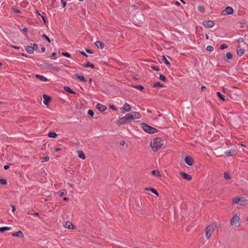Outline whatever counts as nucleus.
<instances>
[{
	"instance_id": "nucleus-62",
	"label": "nucleus",
	"mask_w": 248,
	"mask_h": 248,
	"mask_svg": "<svg viewBox=\"0 0 248 248\" xmlns=\"http://www.w3.org/2000/svg\"><path fill=\"white\" fill-rule=\"evenodd\" d=\"M243 41V39L242 38H239L238 40V42H241Z\"/></svg>"
},
{
	"instance_id": "nucleus-42",
	"label": "nucleus",
	"mask_w": 248,
	"mask_h": 248,
	"mask_svg": "<svg viewBox=\"0 0 248 248\" xmlns=\"http://www.w3.org/2000/svg\"><path fill=\"white\" fill-rule=\"evenodd\" d=\"M42 37L45 38L48 43H50L51 41L50 39L45 34H43Z\"/></svg>"
},
{
	"instance_id": "nucleus-60",
	"label": "nucleus",
	"mask_w": 248,
	"mask_h": 248,
	"mask_svg": "<svg viewBox=\"0 0 248 248\" xmlns=\"http://www.w3.org/2000/svg\"><path fill=\"white\" fill-rule=\"evenodd\" d=\"M12 47H13L14 48L16 49H19V46H12Z\"/></svg>"
},
{
	"instance_id": "nucleus-8",
	"label": "nucleus",
	"mask_w": 248,
	"mask_h": 248,
	"mask_svg": "<svg viewBox=\"0 0 248 248\" xmlns=\"http://www.w3.org/2000/svg\"><path fill=\"white\" fill-rule=\"evenodd\" d=\"M233 13V10L232 7L230 6H228L225 8V9L222 11V15H232Z\"/></svg>"
},
{
	"instance_id": "nucleus-58",
	"label": "nucleus",
	"mask_w": 248,
	"mask_h": 248,
	"mask_svg": "<svg viewBox=\"0 0 248 248\" xmlns=\"http://www.w3.org/2000/svg\"><path fill=\"white\" fill-rule=\"evenodd\" d=\"M49 69H55V70H56L57 71H58V69H57V68L55 67H53V66L50 67Z\"/></svg>"
},
{
	"instance_id": "nucleus-37",
	"label": "nucleus",
	"mask_w": 248,
	"mask_h": 248,
	"mask_svg": "<svg viewBox=\"0 0 248 248\" xmlns=\"http://www.w3.org/2000/svg\"><path fill=\"white\" fill-rule=\"evenodd\" d=\"M87 114L91 117H93L94 115V112L92 109L88 110Z\"/></svg>"
},
{
	"instance_id": "nucleus-1",
	"label": "nucleus",
	"mask_w": 248,
	"mask_h": 248,
	"mask_svg": "<svg viewBox=\"0 0 248 248\" xmlns=\"http://www.w3.org/2000/svg\"><path fill=\"white\" fill-rule=\"evenodd\" d=\"M163 141L159 138H155L150 143L152 150L155 152L160 148L163 144Z\"/></svg>"
},
{
	"instance_id": "nucleus-43",
	"label": "nucleus",
	"mask_w": 248,
	"mask_h": 248,
	"mask_svg": "<svg viewBox=\"0 0 248 248\" xmlns=\"http://www.w3.org/2000/svg\"><path fill=\"white\" fill-rule=\"evenodd\" d=\"M66 193L65 191L64 190H62L59 192V196L60 197H62L64 195L65 193Z\"/></svg>"
},
{
	"instance_id": "nucleus-48",
	"label": "nucleus",
	"mask_w": 248,
	"mask_h": 248,
	"mask_svg": "<svg viewBox=\"0 0 248 248\" xmlns=\"http://www.w3.org/2000/svg\"><path fill=\"white\" fill-rule=\"evenodd\" d=\"M151 68L156 71H158L159 70V67L156 66H151Z\"/></svg>"
},
{
	"instance_id": "nucleus-21",
	"label": "nucleus",
	"mask_w": 248,
	"mask_h": 248,
	"mask_svg": "<svg viewBox=\"0 0 248 248\" xmlns=\"http://www.w3.org/2000/svg\"><path fill=\"white\" fill-rule=\"evenodd\" d=\"M25 49L28 53H29L30 54H32L34 52L33 49L31 48V46H26L25 47Z\"/></svg>"
},
{
	"instance_id": "nucleus-64",
	"label": "nucleus",
	"mask_w": 248,
	"mask_h": 248,
	"mask_svg": "<svg viewBox=\"0 0 248 248\" xmlns=\"http://www.w3.org/2000/svg\"><path fill=\"white\" fill-rule=\"evenodd\" d=\"M63 200L65 201L68 202L69 201V199H68V198H67L66 197H64V198H63Z\"/></svg>"
},
{
	"instance_id": "nucleus-33",
	"label": "nucleus",
	"mask_w": 248,
	"mask_h": 248,
	"mask_svg": "<svg viewBox=\"0 0 248 248\" xmlns=\"http://www.w3.org/2000/svg\"><path fill=\"white\" fill-rule=\"evenodd\" d=\"M84 67H91L92 68H93L94 66L93 63H90V62H88L86 64L84 65Z\"/></svg>"
},
{
	"instance_id": "nucleus-25",
	"label": "nucleus",
	"mask_w": 248,
	"mask_h": 248,
	"mask_svg": "<svg viewBox=\"0 0 248 248\" xmlns=\"http://www.w3.org/2000/svg\"><path fill=\"white\" fill-rule=\"evenodd\" d=\"M64 89L66 92H68L70 93H72V94L76 93L74 91H73L72 90H71L69 87H64Z\"/></svg>"
},
{
	"instance_id": "nucleus-13",
	"label": "nucleus",
	"mask_w": 248,
	"mask_h": 248,
	"mask_svg": "<svg viewBox=\"0 0 248 248\" xmlns=\"http://www.w3.org/2000/svg\"><path fill=\"white\" fill-rule=\"evenodd\" d=\"M43 99H44V100H43L44 104L46 105H48V103L51 100V98L48 95H47L46 94H43Z\"/></svg>"
},
{
	"instance_id": "nucleus-4",
	"label": "nucleus",
	"mask_w": 248,
	"mask_h": 248,
	"mask_svg": "<svg viewBox=\"0 0 248 248\" xmlns=\"http://www.w3.org/2000/svg\"><path fill=\"white\" fill-rule=\"evenodd\" d=\"M126 115L130 121L135 119H139L141 117L140 113L136 111L128 113L126 114Z\"/></svg>"
},
{
	"instance_id": "nucleus-38",
	"label": "nucleus",
	"mask_w": 248,
	"mask_h": 248,
	"mask_svg": "<svg viewBox=\"0 0 248 248\" xmlns=\"http://www.w3.org/2000/svg\"><path fill=\"white\" fill-rule=\"evenodd\" d=\"M159 79H160V80H161L162 81H164V82L166 81V77H165L164 75H160L159 76Z\"/></svg>"
},
{
	"instance_id": "nucleus-40",
	"label": "nucleus",
	"mask_w": 248,
	"mask_h": 248,
	"mask_svg": "<svg viewBox=\"0 0 248 248\" xmlns=\"http://www.w3.org/2000/svg\"><path fill=\"white\" fill-rule=\"evenodd\" d=\"M0 183L2 185H5L7 184V182L4 179H0Z\"/></svg>"
},
{
	"instance_id": "nucleus-11",
	"label": "nucleus",
	"mask_w": 248,
	"mask_h": 248,
	"mask_svg": "<svg viewBox=\"0 0 248 248\" xmlns=\"http://www.w3.org/2000/svg\"><path fill=\"white\" fill-rule=\"evenodd\" d=\"M185 162L189 166H192L193 164V159L190 156H186L185 159Z\"/></svg>"
},
{
	"instance_id": "nucleus-32",
	"label": "nucleus",
	"mask_w": 248,
	"mask_h": 248,
	"mask_svg": "<svg viewBox=\"0 0 248 248\" xmlns=\"http://www.w3.org/2000/svg\"><path fill=\"white\" fill-rule=\"evenodd\" d=\"M133 87L136 89H137L141 91H142L144 89V87L140 85H135V86H133Z\"/></svg>"
},
{
	"instance_id": "nucleus-12",
	"label": "nucleus",
	"mask_w": 248,
	"mask_h": 248,
	"mask_svg": "<svg viewBox=\"0 0 248 248\" xmlns=\"http://www.w3.org/2000/svg\"><path fill=\"white\" fill-rule=\"evenodd\" d=\"M180 175L184 179L186 180H187L188 181H190L192 180L191 176L189 175L188 174H187L186 172H180Z\"/></svg>"
},
{
	"instance_id": "nucleus-2",
	"label": "nucleus",
	"mask_w": 248,
	"mask_h": 248,
	"mask_svg": "<svg viewBox=\"0 0 248 248\" xmlns=\"http://www.w3.org/2000/svg\"><path fill=\"white\" fill-rule=\"evenodd\" d=\"M216 224L215 223H212L208 225L205 230V236L207 239H209L212 233L214 231L215 228L216 227Z\"/></svg>"
},
{
	"instance_id": "nucleus-44",
	"label": "nucleus",
	"mask_w": 248,
	"mask_h": 248,
	"mask_svg": "<svg viewBox=\"0 0 248 248\" xmlns=\"http://www.w3.org/2000/svg\"><path fill=\"white\" fill-rule=\"evenodd\" d=\"M62 55L66 57H70V54L68 52H62Z\"/></svg>"
},
{
	"instance_id": "nucleus-46",
	"label": "nucleus",
	"mask_w": 248,
	"mask_h": 248,
	"mask_svg": "<svg viewBox=\"0 0 248 248\" xmlns=\"http://www.w3.org/2000/svg\"><path fill=\"white\" fill-rule=\"evenodd\" d=\"M228 47L227 45L225 44H222L220 46V49H224Z\"/></svg>"
},
{
	"instance_id": "nucleus-35",
	"label": "nucleus",
	"mask_w": 248,
	"mask_h": 248,
	"mask_svg": "<svg viewBox=\"0 0 248 248\" xmlns=\"http://www.w3.org/2000/svg\"><path fill=\"white\" fill-rule=\"evenodd\" d=\"M224 177L225 179L226 180H229L231 179V177H230L229 174L227 172H225L224 173Z\"/></svg>"
},
{
	"instance_id": "nucleus-59",
	"label": "nucleus",
	"mask_w": 248,
	"mask_h": 248,
	"mask_svg": "<svg viewBox=\"0 0 248 248\" xmlns=\"http://www.w3.org/2000/svg\"><path fill=\"white\" fill-rule=\"evenodd\" d=\"M23 31L24 32H27L28 31V28H26V27H24L23 29Z\"/></svg>"
},
{
	"instance_id": "nucleus-3",
	"label": "nucleus",
	"mask_w": 248,
	"mask_h": 248,
	"mask_svg": "<svg viewBox=\"0 0 248 248\" xmlns=\"http://www.w3.org/2000/svg\"><path fill=\"white\" fill-rule=\"evenodd\" d=\"M141 127L144 131L150 134L155 133L157 132V130L155 128L150 126L145 123H142L141 124Z\"/></svg>"
},
{
	"instance_id": "nucleus-16",
	"label": "nucleus",
	"mask_w": 248,
	"mask_h": 248,
	"mask_svg": "<svg viewBox=\"0 0 248 248\" xmlns=\"http://www.w3.org/2000/svg\"><path fill=\"white\" fill-rule=\"evenodd\" d=\"M96 108L99 110H100L101 112L105 111L107 109L106 106L99 103L97 104Z\"/></svg>"
},
{
	"instance_id": "nucleus-20",
	"label": "nucleus",
	"mask_w": 248,
	"mask_h": 248,
	"mask_svg": "<svg viewBox=\"0 0 248 248\" xmlns=\"http://www.w3.org/2000/svg\"><path fill=\"white\" fill-rule=\"evenodd\" d=\"M35 77L43 81H46L48 79L43 76L40 75H35Z\"/></svg>"
},
{
	"instance_id": "nucleus-36",
	"label": "nucleus",
	"mask_w": 248,
	"mask_h": 248,
	"mask_svg": "<svg viewBox=\"0 0 248 248\" xmlns=\"http://www.w3.org/2000/svg\"><path fill=\"white\" fill-rule=\"evenodd\" d=\"M206 50L209 52H212L214 50V48L211 46H208L206 47Z\"/></svg>"
},
{
	"instance_id": "nucleus-41",
	"label": "nucleus",
	"mask_w": 248,
	"mask_h": 248,
	"mask_svg": "<svg viewBox=\"0 0 248 248\" xmlns=\"http://www.w3.org/2000/svg\"><path fill=\"white\" fill-rule=\"evenodd\" d=\"M31 48H32V49H33V50L34 51V50H36L37 49L38 46L36 44L34 43V44H33L32 46H31Z\"/></svg>"
},
{
	"instance_id": "nucleus-34",
	"label": "nucleus",
	"mask_w": 248,
	"mask_h": 248,
	"mask_svg": "<svg viewBox=\"0 0 248 248\" xmlns=\"http://www.w3.org/2000/svg\"><path fill=\"white\" fill-rule=\"evenodd\" d=\"M149 190L150 191H151L153 193L155 194V195H156V196H158V193L157 192V191L154 188H150L149 189Z\"/></svg>"
},
{
	"instance_id": "nucleus-17",
	"label": "nucleus",
	"mask_w": 248,
	"mask_h": 248,
	"mask_svg": "<svg viewBox=\"0 0 248 248\" xmlns=\"http://www.w3.org/2000/svg\"><path fill=\"white\" fill-rule=\"evenodd\" d=\"M74 78H77L83 82H86V80L85 77L83 76H79L78 74H76L74 75Z\"/></svg>"
},
{
	"instance_id": "nucleus-52",
	"label": "nucleus",
	"mask_w": 248,
	"mask_h": 248,
	"mask_svg": "<svg viewBox=\"0 0 248 248\" xmlns=\"http://www.w3.org/2000/svg\"><path fill=\"white\" fill-rule=\"evenodd\" d=\"M62 4V5L63 7H64L66 5V1H64V0H61Z\"/></svg>"
},
{
	"instance_id": "nucleus-50",
	"label": "nucleus",
	"mask_w": 248,
	"mask_h": 248,
	"mask_svg": "<svg viewBox=\"0 0 248 248\" xmlns=\"http://www.w3.org/2000/svg\"><path fill=\"white\" fill-rule=\"evenodd\" d=\"M85 51L88 53H89V54H93V51H92V50H91L90 49H88V48H86L85 49Z\"/></svg>"
},
{
	"instance_id": "nucleus-5",
	"label": "nucleus",
	"mask_w": 248,
	"mask_h": 248,
	"mask_svg": "<svg viewBox=\"0 0 248 248\" xmlns=\"http://www.w3.org/2000/svg\"><path fill=\"white\" fill-rule=\"evenodd\" d=\"M240 217L237 215H235L231 219L230 221V223L232 226H236L237 224H238V225H240Z\"/></svg>"
},
{
	"instance_id": "nucleus-7",
	"label": "nucleus",
	"mask_w": 248,
	"mask_h": 248,
	"mask_svg": "<svg viewBox=\"0 0 248 248\" xmlns=\"http://www.w3.org/2000/svg\"><path fill=\"white\" fill-rule=\"evenodd\" d=\"M130 122L129 119H128V117H127V115L126 114L125 116L119 118L118 123L120 125H123L128 123Z\"/></svg>"
},
{
	"instance_id": "nucleus-15",
	"label": "nucleus",
	"mask_w": 248,
	"mask_h": 248,
	"mask_svg": "<svg viewBox=\"0 0 248 248\" xmlns=\"http://www.w3.org/2000/svg\"><path fill=\"white\" fill-rule=\"evenodd\" d=\"M123 110L125 111H129L131 109V106L127 103H125L122 108Z\"/></svg>"
},
{
	"instance_id": "nucleus-61",
	"label": "nucleus",
	"mask_w": 248,
	"mask_h": 248,
	"mask_svg": "<svg viewBox=\"0 0 248 248\" xmlns=\"http://www.w3.org/2000/svg\"><path fill=\"white\" fill-rule=\"evenodd\" d=\"M124 144H125V141H124V140L121 141V142H120V144L121 145H124Z\"/></svg>"
},
{
	"instance_id": "nucleus-14",
	"label": "nucleus",
	"mask_w": 248,
	"mask_h": 248,
	"mask_svg": "<svg viewBox=\"0 0 248 248\" xmlns=\"http://www.w3.org/2000/svg\"><path fill=\"white\" fill-rule=\"evenodd\" d=\"M237 53L240 56H242L245 53V49L240 46H238L236 49Z\"/></svg>"
},
{
	"instance_id": "nucleus-26",
	"label": "nucleus",
	"mask_w": 248,
	"mask_h": 248,
	"mask_svg": "<svg viewBox=\"0 0 248 248\" xmlns=\"http://www.w3.org/2000/svg\"><path fill=\"white\" fill-rule=\"evenodd\" d=\"M64 227L66 228H68V229H73V225L70 222H66V223L64 225Z\"/></svg>"
},
{
	"instance_id": "nucleus-57",
	"label": "nucleus",
	"mask_w": 248,
	"mask_h": 248,
	"mask_svg": "<svg viewBox=\"0 0 248 248\" xmlns=\"http://www.w3.org/2000/svg\"><path fill=\"white\" fill-rule=\"evenodd\" d=\"M60 150H61V149L59 148H56L55 149V151L56 152H58V151H59Z\"/></svg>"
},
{
	"instance_id": "nucleus-6",
	"label": "nucleus",
	"mask_w": 248,
	"mask_h": 248,
	"mask_svg": "<svg viewBox=\"0 0 248 248\" xmlns=\"http://www.w3.org/2000/svg\"><path fill=\"white\" fill-rule=\"evenodd\" d=\"M246 201V199L244 197L241 198L236 197L233 199V203L239 204L240 205H243V202Z\"/></svg>"
},
{
	"instance_id": "nucleus-22",
	"label": "nucleus",
	"mask_w": 248,
	"mask_h": 248,
	"mask_svg": "<svg viewBox=\"0 0 248 248\" xmlns=\"http://www.w3.org/2000/svg\"><path fill=\"white\" fill-rule=\"evenodd\" d=\"M78 156L82 159H84L86 158L84 153L82 151H78Z\"/></svg>"
},
{
	"instance_id": "nucleus-31",
	"label": "nucleus",
	"mask_w": 248,
	"mask_h": 248,
	"mask_svg": "<svg viewBox=\"0 0 248 248\" xmlns=\"http://www.w3.org/2000/svg\"><path fill=\"white\" fill-rule=\"evenodd\" d=\"M153 87L154 88H156L157 87H162L163 84L161 83L160 82L157 81L154 84Z\"/></svg>"
},
{
	"instance_id": "nucleus-55",
	"label": "nucleus",
	"mask_w": 248,
	"mask_h": 248,
	"mask_svg": "<svg viewBox=\"0 0 248 248\" xmlns=\"http://www.w3.org/2000/svg\"><path fill=\"white\" fill-rule=\"evenodd\" d=\"M11 206L12 207V212H14L16 211V207L13 205H11Z\"/></svg>"
},
{
	"instance_id": "nucleus-63",
	"label": "nucleus",
	"mask_w": 248,
	"mask_h": 248,
	"mask_svg": "<svg viewBox=\"0 0 248 248\" xmlns=\"http://www.w3.org/2000/svg\"><path fill=\"white\" fill-rule=\"evenodd\" d=\"M41 51H42V52H45V51H46V48H45V47H42L41 48Z\"/></svg>"
},
{
	"instance_id": "nucleus-10",
	"label": "nucleus",
	"mask_w": 248,
	"mask_h": 248,
	"mask_svg": "<svg viewBox=\"0 0 248 248\" xmlns=\"http://www.w3.org/2000/svg\"><path fill=\"white\" fill-rule=\"evenodd\" d=\"M202 23L205 27L208 28L213 27L215 25L214 22L212 20L204 21Z\"/></svg>"
},
{
	"instance_id": "nucleus-53",
	"label": "nucleus",
	"mask_w": 248,
	"mask_h": 248,
	"mask_svg": "<svg viewBox=\"0 0 248 248\" xmlns=\"http://www.w3.org/2000/svg\"><path fill=\"white\" fill-rule=\"evenodd\" d=\"M41 17L42 19V20H43L44 22L46 24V20L45 17L44 16H43V15H41Z\"/></svg>"
},
{
	"instance_id": "nucleus-24",
	"label": "nucleus",
	"mask_w": 248,
	"mask_h": 248,
	"mask_svg": "<svg viewBox=\"0 0 248 248\" xmlns=\"http://www.w3.org/2000/svg\"><path fill=\"white\" fill-rule=\"evenodd\" d=\"M217 95L218 97H219L220 98V100H221L222 101H225V96L224 95H223L220 92H217Z\"/></svg>"
},
{
	"instance_id": "nucleus-45",
	"label": "nucleus",
	"mask_w": 248,
	"mask_h": 248,
	"mask_svg": "<svg viewBox=\"0 0 248 248\" xmlns=\"http://www.w3.org/2000/svg\"><path fill=\"white\" fill-rule=\"evenodd\" d=\"M198 10H199V11H200L201 12H203L204 11V8L202 6H199L198 7Z\"/></svg>"
},
{
	"instance_id": "nucleus-51",
	"label": "nucleus",
	"mask_w": 248,
	"mask_h": 248,
	"mask_svg": "<svg viewBox=\"0 0 248 248\" xmlns=\"http://www.w3.org/2000/svg\"><path fill=\"white\" fill-rule=\"evenodd\" d=\"M79 53H80L81 54H82V55L85 56V57H88V55L83 51H78Z\"/></svg>"
},
{
	"instance_id": "nucleus-19",
	"label": "nucleus",
	"mask_w": 248,
	"mask_h": 248,
	"mask_svg": "<svg viewBox=\"0 0 248 248\" xmlns=\"http://www.w3.org/2000/svg\"><path fill=\"white\" fill-rule=\"evenodd\" d=\"M95 45L98 48L101 49H103L104 47V44L99 41H96L95 43Z\"/></svg>"
},
{
	"instance_id": "nucleus-9",
	"label": "nucleus",
	"mask_w": 248,
	"mask_h": 248,
	"mask_svg": "<svg viewBox=\"0 0 248 248\" xmlns=\"http://www.w3.org/2000/svg\"><path fill=\"white\" fill-rule=\"evenodd\" d=\"M237 151L236 149H231L229 151H226L224 154L228 156H231L236 155Z\"/></svg>"
},
{
	"instance_id": "nucleus-29",
	"label": "nucleus",
	"mask_w": 248,
	"mask_h": 248,
	"mask_svg": "<svg viewBox=\"0 0 248 248\" xmlns=\"http://www.w3.org/2000/svg\"><path fill=\"white\" fill-rule=\"evenodd\" d=\"M226 60H231L232 58V55L231 52H227L226 54Z\"/></svg>"
},
{
	"instance_id": "nucleus-18",
	"label": "nucleus",
	"mask_w": 248,
	"mask_h": 248,
	"mask_svg": "<svg viewBox=\"0 0 248 248\" xmlns=\"http://www.w3.org/2000/svg\"><path fill=\"white\" fill-rule=\"evenodd\" d=\"M12 236H17L19 237H23L24 236V234L22 232L19 231L17 232H15L12 234Z\"/></svg>"
},
{
	"instance_id": "nucleus-39",
	"label": "nucleus",
	"mask_w": 248,
	"mask_h": 248,
	"mask_svg": "<svg viewBox=\"0 0 248 248\" xmlns=\"http://www.w3.org/2000/svg\"><path fill=\"white\" fill-rule=\"evenodd\" d=\"M12 10L15 13H20V11L19 9H18L15 7H14L12 8Z\"/></svg>"
},
{
	"instance_id": "nucleus-56",
	"label": "nucleus",
	"mask_w": 248,
	"mask_h": 248,
	"mask_svg": "<svg viewBox=\"0 0 248 248\" xmlns=\"http://www.w3.org/2000/svg\"><path fill=\"white\" fill-rule=\"evenodd\" d=\"M9 168V166L8 165H5L4 166V169L5 170H7Z\"/></svg>"
},
{
	"instance_id": "nucleus-28",
	"label": "nucleus",
	"mask_w": 248,
	"mask_h": 248,
	"mask_svg": "<svg viewBox=\"0 0 248 248\" xmlns=\"http://www.w3.org/2000/svg\"><path fill=\"white\" fill-rule=\"evenodd\" d=\"M11 230V228L10 227H0V232H3L6 231H9V230Z\"/></svg>"
},
{
	"instance_id": "nucleus-47",
	"label": "nucleus",
	"mask_w": 248,
	"mask_h": 248,
	"mask_svg": "<svg viewBox=\"0 0 248 248\" xmlns=\"http://www.w3.org/2000/svg\"><path fill=\"white\" fill-rule=\"evenodd\" d=\"M55 56H56V53L55 52H53L50 56V59H51L52 60L56 59L57 58L55 57Z\"/></svg>"
},
{
	"instance_id": "nucleus-27",
	"label": "nucleus",
	"mask_w": 248,
	"mask_h": 248,
	"mask_svg": "<svg viewBox=\"0 0 248 248\" xmlns=\"http://www.w3.org/2000/svg\"><path fill=\"white\" fill-rule=\"evenodd\" d=\"M48 136L50 138H55L57 137V134L55 132H50L48 133Z\"/></svg>"
},
{
	"instance_id": "nucleus-49",
	"label": "nucleus",
	"mask_w": 248,
	"mask_h": 248,
	"mask_svg": "<svg viewBox=\"0 0 248 248\" xmlns=\"http://www.w3.org/2000/svg\"><path fill=\"white\" fill-rule=\"evenodd\" d=\"M49 157L46 156V157L43 158V160H42V162H44L48 161L49 160Z\"/></svg>"
},
{
	"instance_id": "nucleus-23",
	"label": "nucleus",
	"mask_w": 248,
	"mask_h": 248,
	"mask_svg": "<svg viewBox=\"0 0 248 248\" xmlns=\"http://www.w3.org/2000/svg\"><path fill=\"white\" fill-rule=\"evenodd\" d=\"M151 172H152V174L154 176H155L157 177L161 176V174H160V172L157 170H154L152 171Z\"/></svg>"
},
{
	"instance_id": "nucleus-54",
	"label": "nucleus",
	"mask_w": 248,
	"mask_h": 248,
	"mask_svg": "<svg viewBox=\"0 0 248 248\" xmlns=\"http://www.w3.org/2000/svg\"><path fill=\"white\" fill-rule=\"evenodd\" d=\"M110 108L114 110H116L117 109L113 105H110Z\"/></svg>"
},
{
	"instance_id": "nucleus-30",
	"label": "nucleus",
	"mask_w": 248,
	"mask_h": 248,
	"mask_svg": "<svg viewBox=\"0 0 248 248\" xmlns=\"http://www.w3.org/2000/svg\"><path fill=\"white\" fill-rule=\"evenodd\" d=\"M163 62L168 66H170V62L168 61V60L166 59V58L164 56H163Z\"/></svg>"
}]
</instances>
